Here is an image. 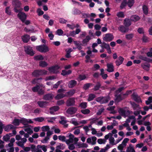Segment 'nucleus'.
Returning a JSON list of instances; mask_svg holds the SVG:
<instances>
[{"mask_svg":"<svg viewBox=\"0 0 152 152\" xmlns=\"http://www.w3.org/2000/svg\"><path fill=\"white\" fill-rule=\"evenodd\" d=\"M133 99L134 101L137 102H142L141 100L140 97L138 96L137 94L133 93L132 95Z\"/></svg>","mask_w":152,"mask_h":152,"instance_id":"nucleus-12","label":"nucleus"},{"mask_svg":"<svg viewBox=\"0 0 152 152\" xmlns=\"http://www.w3.org/2000/svg\"><path fill=\"white\" fill-rule=\"evenodd\" d=\"M77 108L75 107H69L66 110V113L70 115L75 114L77 111Z\"/></svg>","mask_w":152,"mask_h":152,"instance_id":"nucleus-8","label":"nucleus"},{"mask_svg":"<svg viewBox=\"0 0 152 152\" xmlns=\"http://www.w3.org/2000/svg\"><path fill=\"white\" fill-rule=\"evenodd\" d=\"M49 129V127L48 126H43L42 127V130L43 132L48 131Z\"/></svg>","mask_w":152,"mask_h":152,"instance_id":"nucleus-54","label":"nucleus"},{"mask_svg":"<svg viewBox=\"0 0 152 152\" xmlns=\"http://www.w3.org/2000/svg\"><path fill=\"white\" fill-rule=\"evenodd\" d=\"M143 12L145 14L147 15L148 13V8L145 5H144L142 7Z\"/></svg>","mask_w":152,"mask_h":152,"instance_id":"nucleus-37","label":"nucleus"},{"mask_svg":"<svg viewBox=\"0 0 152 152\" xmlns=\"http://www.w3.org/2000/svg\"><path fill=\"white\" fill-rule=\"evenodd\" d=\"M77 84V82L74 80H72L70 81L68 84V87L70 88L74 87Z\"/></svg>","mask_w":152,"mask_h":152,"instance_id":"nucleus-11","label":"nucleus"},{"mask_svg":"<svg viewBox=\"0 0 152 152\" xmlns=\"http://www.w3.org/2000/svg\"><path fill=\"white\" fill-rule=\"evenodd\" d=\"M66 96V94H63L62 93L59 94H57L55 97L56 99H59L63 98Z\"/></svg>","mask_w":152,"mask_h":152,"instance_id":"nucleus-26","label":"nucleus"},{"mask_svg":"<svg viewBox=\"0 0 152 152\" xmlns=\"http://www.w3.org/2000/svg\"><path fill=\"white\" fill-rule=\"evenodd\" d=\"M24 130L26 132H27L28 133L31 135L33 133V131L29 127H27L25 128Z\"/></svg>","mask_w":152,"mask_h":152,"instance_id":"nucleus-34","label":"nucleus"},{"mask_svg":"<svg viewBox=\"0 0 152 152\" xmlns=\"http://www.w3.org/2000/svg\"><path fill=\"white\" fill-rule=\"evenodd\" d=\"M87 78V77L85 75H79L78 78L80 80H85Z\"/></svg>","mask_w":152,"mask_h":152,"instance_id":"nucleus-58","label":"nucleus"},{"mask_svg":"<svg viewBox=\"0 0 152 152\" xmlns=\"http://www.w3.org/2000/svg\"><path fill=\"white\" fill-rule=\"evenodd\" d=\"M65 117H61V121H59V123L60 124L62 125H64L67 123L66 120H64Z\"/></svg>","mask_w":152,"mask_h":152,"instance_id":"nucleus-52","label":"nucleus"},{"mask_svg":"<svg viewBox=\"0 0 152 152\" xmlns=\"http://www.w3.org/2000/svg\"><path fill=\"white\" fill-rule=\"evenodd\" d=\"M53 94L51 93H49L44 95L43 97V99L49 100L52 99L53 98Z\"/></svg>","mask_w":152,"mask_h":152,"instance_id":"nucleus-18","label":"nucleus"},{"mask_svg":"<svg viewBox=\"0 0 152 152\" xmlns=\"http://www.w3.org/2000/svg\"><path fill=\"white\" fill-rule=\"evenodd\" d=\"M59 109V107L57 106H54L50 107L49 109L50 110V113L51 114H53L54 112L58 110Z\"/></svg>","mask_w":152,"mask_h":152,"instance_id":"nucleus-13","label":"nucleus"},{"mask_svg":"<svg viewBox=\"0 0 152 152\" xmlns=\"http://www.w3.org/2000/svg\"><path fill=\"white\" fill-rule=\"evenodd\" d=\"M74 42L75 45L76 46L77 48L79 50H80L82 49V48L81 47V45H82V44H79L77 41H74Z\"/></svg>","mask_w":152,"mask_h":152,"instance_id":"nucleus-33","label":"nucleus"},{"mask_svg":"<svg viewBox=\"0 0 152 152\" xmlns=\"http://www.w3.org/2000/svg\"><path fill=\"white\" fill-rule=\"evenodd\" d=\"M75 98L72 97L69 98L66 102V105L68 107L74 106L75 105Z\"/></svg>","mask_w":152,"mask_h":152,"instance_id":"nucleus-7","label":"nucleus"},{"mask_svg":"<svg viewBox=\"0 0 152 152\" xmlns=\"http://www.w3.org/2000/svg\"><path fill=\"white\" fill-rule=\"evenodd\" d=\"M34 120L36 121L42 122L44 120V118L43 117L35 118Z\"/></svg>","mask_w":152,"mask_h":152,"instance_id":"nucleus-41","label":"nucleus"},{"mask_svg":"<svg viewBox=\"0 0 152 152\" xmlns=\"http://www.w3.org/2000/svg\"><path fill=\"white\" fill-rule=\"evenodd\" d=\"M39 76L47 75L48 71L45 69H37Z\"/></svg>","mask_w":152,"mask_h":152,"instance_id":"nucleus-28","label":"nucleus"},{"mask_svg":"<svg viewBox=\"0 0 152 152\" xmlns=\"http://www.w3.org/2000/svg\"><path fill=\"white\" fill-rule=\"evenodd\" d=\"M5 12L8 15H10L11 14V10L10 9V7L8 6L6 7L5 9Z\"/></svg>","mask_w":152,"mask_h":152,"instance_id":"nucleus-45","label":"nucleus"},{"mask_svg":"<svg viewBox=\"0 0 152 152\" xmlns=\"http://www.w3.org/2000/svg\"><path fill=\"white\" fill-rule=\"evenodd\" d=\"M117 16L118 18H123L124 17V13L123 12H118L117 14Z\"/></svg>","mask_w":152,"mask_h":152,"instance_id":"nucleus-57","label":"nucleus"},{"mask_svg":"<svg viewBox=\"0 0 152 152\" xmlns=\"http://www.w3.org/2000/svg\"><path fill=\"white\" fill-rule=\"evenodd\" d=\"M64 32L61 29H58L56 32V33L58 36H61L63 34Z\"/></svg>","mask_w":152,"mask_h":152,"instance_id":"nucleus-56","label":"nucleus"},{"mask_svg":"<svg viewBox=\"0 0 152 152\" xmlns=\"http://www.w3.org/2000/svg\"><path fill=\"white\" fill-rule=\"evenodd\" d=\"M118 94L115 93V101L117 102H118L122 100L121 94L118 95Z\"/></svg>","mask_w":152,"mask_h":152,"instance_id":"nucleus-22","label":"nucleus"},{"mask_svg":"<svg viewBox=\"0 0 152 152\" xmlns=\"http://www.w3.org/2000/svg\"><path fill=\"white\" fill-rule=\"evenodd\" d=\"M139 58L140 59L143 60L147 62V61H148L149 60V58L146 57L142 55L140 56H139Z\"/></svg>","mask_w":152,"mask_h":152,"instance_id":"nucleus-49","label":"nucleus"},{"mask_svg":"<svg viewBox=\"0 0 152 152\" xmlns=\"http://www.w3.org/2000/svg\"><path fill=\"white\" fill-rule=\"evenodd\" d=\"M20 123V120L18 119H15L13 121L12 124L15 126H18Z\"/></svg>","mask_w":152,"mask_h":152,"instance_id":"nucleus-39","label":"nucleus"},{"mask_svg":"<svg viewBox=\"0 0 152 152\" xmlns=\"http://www.w3.org/2000/svg\"><path fill=\"white\" fill-rule=\"evenodd\" d=\"M134 0H128L127 4L129 7H132L134 3Z\"/></svg>","mask_w":152,"mask_h":152,"instance_id":"nucleus-47","label":"nucleus"},{"mask_svg":"<svg viewBox=\"0 0 152 152\" xmlns=\"http://www.w3.org/2000/svg\"><path fill=\"white\" fill-rule=\"evenodd\" d=\"M118 30L122 33H126L129 31V28L123 25L120 26L118 28Z\"/></svg>","mask_w":152,"mask_h":152,"instance_id":"nucleus-16","label":"nucleus"},{"mask_svg":"<svg viewBox=\"0 0 152 152\" xmlns=\"http://www.w3.org/2000/svg\"><path fill=\"white\" fill-rule=\"evenodd\" d=\"M20 123L25 125H27L28 124V119L25 118H22L20 119Z\"/></svg>","mask_w":152,"mask_h":152,"instance_id":"nucleus-40","label":"nucleus"},{"mask_svg":"<svg viewBox=\"0 0 152 152\" xmlns=\"http://www.w3.org/2000/svg\"><path fill=\"white\" fill-rule=\"evenodd\" d=\"M62 80L58 81V82H57V83L56 84H54L53 85V88H58L59 85L60 84H61L62 83Z\"/></svg>","mask_w":152,"mask_h":152,"instance_id":"nucleus-50","label":"nucleus"},{"mask_svg":"<svg viewBox=\"0 0 152 152\" xmlns=\"http://www.w3.org/2000/svg\"><path fill=\"white\" fill-rule=\"evenodd\" d=\"M101 46L102 48H105L106 49L110 47L109 44H107L104 42H102V45Z\"/></svg>","mask_w":152,"mask_h":152,"instance_id":"nucleus-36","label":"nucleus"},{"mask_svg":"<svg viewBox=\"0 0 152 152\" xmlns=\"http://www.w3.org/2000/svg\"><path fill=\"white\" fill-rule=\"evenodd\" d=\"M118 112L123 115H125L126 114V111L122 108H120L118 111Z\"/></svg>","mask_w":152,"mask_h":152,"instance_id":"nucleus-63","label":"nucleus"},{"mask_svg":"<svg viewBox=\"0 0 152 152\" xmlns=\"http://www.w3.org/2000/svg\"><path fill=\"white\" fill-rule=\"evenodd\" d=\"M127 4L126 1V0L124 1L121 3L120 6V8L121 9H123L126 6Z\"/></svg>","mask_w":152,"mask_h":152,"instance_id":"nucleus-48","label":"nucleus"},{"mask_svg":"<svg viewBox=\"0 0 152 152\" xmlns=\"http://www.w3.org/2000/svg\"><path fill=\"white\" fill-rule=\"evenodd\" d=\"M107 71L109 72H112L114 71V67L112 63H110L107 64Z\"/></svg>","mask_w":152,"mask_h":152,"instance_id":"nucleus-17","label":"nucleus"},{"mask_svg":"<svg viewBox=\"0 0 152 152\" xmlns=\"http://www.w3.org/2000/svg\"><path fill=\"white\" fill-rule=\"evenodd\" d=\"M62 72L61 75L64 76L69 75L72 72V71L70 70H69L67 71L65 70H62Z\"/></svg>","mask_w":152,"mask_h":152,"instance_id":"nucleus-24","label":"nucleus"},{"mask_svg":"<svg viewBox=\"0 0 152 152\" xmlns=\"http://www.w3.org/2000/svg\"><path fill=\"white\" fill-rule=\"evenodd\" d=\"M126 151L127 152H135V150L131 144L129 145V146L127 148Z\"/></svg>","mask_w":152,"mask_h":152,"instance_id":"nucleus-32","label":"nucleus"},{"mask_svg":"<svg viewBox=\"0 0 152 152\" xmlns=\"http://www.w3.org/2000/svg\"><path fill=\"white\" fill-rule=\"evenodd\" d=\"M24 50L26 53L31 56H33L34 54L32 47L29 45L24 47Z\"/></svg>","mask_w":152,"mask_h":152,"instance_id":"nucleus-4","label":"nucleus"},{"mask_svg":"<svg viewBox=\"0 0 152 152\" xmlns=\"http://www.w3.org/2000/svg\"><path fill=\"white\" fill-rule=\"evenodd\" d=\"M130 18L132 21L136 22L140 20V18L137 15H134L131 17Z\"/></svg>","mask_w":152,"mask_h":152,"instance_id":"nucleus-21","label":"nucleus"},{"mask_svg":"<svg viewBox=\"0 0 152 152\" xmlns=\"http://www.w3.org/2000/svg\"><path fill=\"white\" fill-rule=\"evenodd\" d=\"M22 10H21L19 11L17 14V17L23 23H24L26 18L27 16L25 13L22 12Z\"/></svg>","mask_w":152,"mask_h":152,"instance_id":"nucleus-3","label":"nucleus"},{"mask_svg":"<svg viewBox=\"0 0 152 152\" xmlns=\"http://www.w3.org/2000/svg\"><path fill=\"white\" fill-rule=\"evenodd\" d=\"M75 93V90L74 89H72L70 90L69 91L67 92L66 94V96H73Z\"/></svg>","mask_w":152,"mask_h":152,"instance_id":"nucleus-23","label":"nucleus"},{"mask_svg":"<svg viewBox=\"0 0 152 152\" xmlns=\"http://www.w3.org/2000/svg\"><path fill=\"white\" fill-rule=\"evenodd\" d=\"M96 97V95L92 94H90L89 95V96L88 99V101H91L92 100Z\"/></svg>","mask_w":152,"mask_h":152,"instance_id":"nucleus-38","label":"nucleus"},{"mask_svg":"<svg viewBox=\"0 0 152 152\" xmlns=\"http://www.w3.org/2000/svg\"><path fill=\"white\" fill-rule=\"evenodd\" d=\"M92 84L91 83H87L85 84L83 87V88L84 90H86L89 88L90 86Z\"/></svg>","mask_w":152,"mask_h":152,"instance_id":"nucleus-46","label":"nucleus"},{"mask_svg":"<svg viewBox=\"0 0 152 152\" xmlns=\"http://www.w3.org/2000/svg\"><path fill=\"white\" fill-rule=\"evenodd\" d=\"M39 65L42 67H45L48 65V64L45 61H41L39 62Z\"/></svg>","mask_w":152,"mask_h":152,"instance_id":"nucleus-31","label":"nucleus"},{"mask_svg":"<svg viewBox=\"0 0 152 152\" xmlns=\"http://www.w3.org/2000/svg\"><path fill=\"white\" fill-rule=\"evenodd\" d=\"M134 37V34L132 33H131L126 34V38L128 40L132 39Z\"/></svg>","mask_w":152,"mask_h":152,"instance_id":"nucleus-44","label":"nucleus"},{"mask_svg":"<svg viewBox=\"0 0 152 152\" xmlns=\"http://www.w3.org/2000/svg\"><path fill=\"white\" fill-rule=\"evenodd\" d=\"M12 4L13 7V10L16 13H18L20 10H23L21 7L22 3L19 0H13L12 1Z\"/></svg>","mask_w":152,"mask_h":152,"instance_id":"nucleus-1","label":"nucleus"},{"mask_svg":"<svg viewBox=\"0 0 152 152\" xmlns=\"http://www.w3.org/2000/svg\"><path fill=\"white\" fill-rule=\"evenodd\" d=\"M37 103L41 108H45L48 105V102L44 101H38Z\"/></svg>","mask_w":152,"mask_h":152,"instance_id":"nucleus-9","label":"nucleus"},{"mask_svg":"<svg viewBox=\"0 0 152 152\" xmlns=\"http://www.w3.org/2000/svg\"><path fill=\"white\" fill-rule=\"evenodd\" d=\"M101 86V84L99 82H97L96 85L95 86L94 88H93V90L96 91L99 90Z\"/></svg>","mask_w":152,"mask_h":152,"instance_id":"nucleus-30","label":"nucleus"},{"mask_svg":"<svg viewBox=\"0 0 152 152\" xmlns=\"http://www.w3.org/2000/svg\"><path fill=\"white\" fill-rule=\"evenodd\" d=\"M142 40L143 42H149V38L148 37L143 34L142 38Z\"/></svg>","mask_w":152,"mask_h":152,"instance_id":"nucleus-35","label":"nucleus"},{"mask_svg":"<svg viewBox=\"0 0 152 152\" xmlns=\"http://www.w3.org/2000/svg\"><path fill=\"white\" fill-rule=\"evenodd\" d=\"M131 19L126 18L124 20V24L126 27H128L132 24V22Z\"/></svg>","mask_w":152,"mask_h":152,"instance_id":"nucleus-20","label":"nucleus"},{"mask_svg":"<svg viewBox=\"0 0 152 152\" xmlns=\"http://www.w3.org/2000/svg\"><path fill=\"white\" fill-rule=\"evenodd\" d=\"M131 104L133 107L134 110H135L139 106V105L137 104H136L134 102L132 103Z\"/></svg>","mask_w":152,"mask_h":152,"instance_id":"nucleus-59","label":"nucleus"},{"mask_svg":"<svg viewBox=\"0 0 152 152\" xmlns=\"http://www.w3.org/2000/svg\"><path fill=\"white\" fill-rule=\"evenodd\" d=\"M114 38L113 34L107 33L105 34L104 37L103 38V40L106 42H110L112 41Z\"/></svg>","mask_w":152,"mask_h":152,"instance_id":"nucleus-6","label":"nucleus"},{"mask_svg":"<svg viewBox=\"0 0 152 152\" xmlns=\"http://www.w3.org/2000/svg\"><path fill=\"white\" fill-rule=\"evenodd\" d=\"M81 13L80 11L77 9H75L73 11V14L74 15H79Z\"/></svg>","mask_w":152,"mask_h":152,"instance_id":"nucleus-62","label":"nucleus"},{"mask_svg":"<svg viewBox=\"0 0 152 152\" xmlns=\"http://www.w3.org/2000/svg\"><path fill=\"white\" fill-rule=\"evenodd\" d=\"M59 69V67L58 65L53 66L48 68L49 71L54 73H56V71Z\"/></svg>","mask_w":152,"mask_h":152,"instance_id":"nucleus-14","label":"nucleus"},{"mask_svg":"<svg viewBox=\"0 0 152 152\" xmlns=\"http://www.w3.org/2000/svg\"><path fill=\"white\" fill-rule=\"evenodd\" d=\"M42 87H44L42 84H37L36 86L32 88V90L34 92H37L38 94L41 96L43 95L45 92L44 90L41 88Z\"/></svg>","mask_w":152,"mask_h":152,"instance_id":"nucleus-2","label":"nucleus"},{"mask_svg":"<svg viewBox=\"0 0 152 152\" xmlns=\"http://www.w3.org/2000/svg\"><path fill=\"white\" fill-rule=\"evenodd\" d=\"M67 22V20L63 18H60L59 19V22L60 23L62 24H66Z\"/></svg>","mask_w":152,"mask_h":152,"instance_id":"nucleus-64","label":"nucleus"},{"mask_svg":"<svg viewBox=\"0 0 152 152\" xmlns=\"http://www.w3.org/2000/svg\"><path fill=\"white\" fill-rule=\"evenodd\" d=\"M37 50L41 52H46L49 51L48 47L45 44L38 46L37 47Z\"/></svg>","mask_w":152,"mask_h":152,"instance_id":"nucleus-5","label":"nucleus"},{"mask_svg":"<svg viewBox=\"0 0 152 152\" xmlns=\"http://www.w3.org/2000/svg\"><path fill=\"white\" fill-rule=\"evenodd\" d=\"M21 39L24 43H27L30 39V36L28 34H25L21 37Z\"/></svg>","mask_w":152,"mask_h":152,"instance_id":"nucleus-15","label":"nucleus"},{"mask_svg":"<svg viewBox=\"0 0 152 152\" xmlns=\"http://www.w3.org/2000/svg\"><path fill=\"white\" fill-rule=\"evenodd\" d=\"M90 110L88 109H86L85 110H82L81 112L84 114H87L90 113Z\"/></svg>","mask_w":152,"mask_h":152,"instance_id":"nucleus-55","label":"nucleus"},{"mask_svg":"<svg viewBox=\"0 0 152 152\" xmlns=\"http://www.w3.org/2000/svg\"><path fill=\"white\" fill-rule=\"evenodd\" d=\"M10 136L8 134H6L3 137V140L6 142L8 141L10 139Z\"/></svg>","mask_w":152,"mask_h":152,"instance_id":"nucleus-51","label":"nucleus"},{"mask_svg":"<svg viewBox=\"0 0 152 152\" xmlns=\"http://www.w3.org/2000/svg\"><path fill=\"white\" fill-rule=\"evenodd\" d=\"M78 146L80 148H87L88 146V145L85 143H82L81 144H78Z\"/></svg>","mask_w":152,"mask_h":152,"instance_id":"nucleus-61","label":"nucleus"},{"mask_svg":"<svg viewBox=\"0 0 152 152\" xmlns=\"http://www.w3.org/2000/svg\"><path fill=\"white\" fill-rule=\"evenodd\" d=\"M32 75L34 77H38L39 76L37 69L34 70L32 73Z\"/></svg>","mask_w":152,"mask_h":152,"instance_id":"nucleus-43","label":"nucleus"},{"mask_svg":"<svg viewBox=\"0 0 152 152\" xmlns=\"http://www.w3.org/2000/svg\"><path fill=\"white\" fill-rule=\"evenodd\" d=\"M124 60V58L121 56H119L118 58V59L115 61L116 65L117 66H119L122 64Z\"/></svg>","mask_w":152,"mask_h":152,"instance_id":"nucleus-10","label":"nucleus"},{"mask_svg":"<svg viewBox=\"0 0 152 152\" xmlns=\"http://www.w3.org/2000/svg\"><path fill=\"white\" fill-rule=\"evenodd\" d=\"M34 59L37 60H42L44 58L42 55H37L34 57Z\"/></svg>","mask_w":152,"mask_h":152,"instance_id":"nucleus-53","label":"nucleus"},{"mask_svg":"<svg viewBox=\"0 0 152 152\" xmlns=\"http://www.w3.org/2000/svg\"><path fill=\"white\" fill-rule=\"evenodd\" d=\"M110 98L109 96L103 97L102 98V101L101 102V104L106 103L108 102L110 100Z\"/></svg>","mask_w":152,"mask_h":152,"instance_id":"nucleus-25","label":"nucleus"},{"mask_svg":"<svg viewBox=\"0 0 152 152\" xmlns=\"http://www.w3.org/2000/svg\"><path fill=\"white\" fill-rule=\"evenodd\" d=\"M13 126L11 124L8 125L4 127V130L5 131L9 132L10 129L13 128Z\"/></svg>","mask_w":152,"mask_h":152,"instance_id":"nucleus-29","label":"nucleus"},{"mask_svg":"<svg viewBox=\"0 0 152 152\" xmlns=\"http://www.w3.org/2000/svg\"><path fill=\"white\" fill-rule=\"evenodd\" d=\"M146 55L148 57H152V48H149V51L146 53Z\"/></svg>","mask_w":152,"mask_h":152,"instance_id":"nucleus-60","label":"nucleus"},{"mask_svg":"<svg viewBox=\"0 0 152 152\" xmlns=\"http://www.w3.org/2000/svg\"><path fill=\"white\" fill-rule=\"evenodd\" d=\"M91 39V38L89 36H86L85 39H83L82 41L83 44L82 46H85L88 43Z\"/></svg>","mask_w":152,"mask_h":152,"instance_id":"nucleus-19","label":"nucleus"},{"mask_svg":"<svg viewBox=\"0 0 152 152\" xmlns=\"http://www.w3.org/2000/svg\"><path fill=\"white\" fill-rule=\"evenodd\" d=\"M42 78L41 77L38 78H34L32 81V83L33 84H35L36 83L39 84V83L41 82Z\"/></svg>","mask_w":152,"mask_h":152,"instance_id":"nucleus-27","label":"nucleus"},{"mask_svg":"<svg viewBox=\"0 0 152 152\" xmlns=\"http://www.w3.org/2000/svg\"><path fill=\"white\" fill-rule=\"evenodd\" d=\"M87 103L86 102H82L79 104V107L82 109H85L87 107Z\"/></svg>","mask_w":152,"mask_h":152,"instance_id":"nucleus-42","label":"nucleus"}]
</instances>
